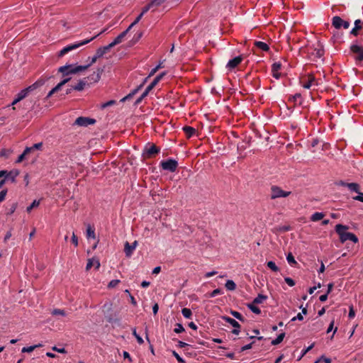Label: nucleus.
<instances>
[{
	"label": "nucleus",
	"mask_w": 363,
	"mask_h": 363,
	"mask_svg": "<svg viewBox=\"0 0 363 363\" xmlns=\"http://www.w3.org/2000/svg\"><path fill=\"white\" fill-rule=\"evenodd\" d=\"M50 77H46V78H40L38 80H37L35 83L31 84L30 86H28L27 88L21 90L17 95L16 97L14 99L13 102L11 103V106H13V109L15 110L16 108L13 106L15 104L25 99L30 92L33 91V90L36 89L37 88L43 86L45 82L50 79Z\"/></svg>",
	"instance_id": "1"
},
{
	"label": "nucleus",
	"mask_w": 363,
	"mask_h": 363,
	"mask_svg": "<svg viewBox=\"0 0 363 363\" xmlns=\"http://www.w3.org/2000/svg\"><path fill=\"white\" fill-rule=\"evenodd\" d=\"M349 229L347 225L337 224L335 225V231L340 237V240L344 243L347 240H351L354 243L358 242V238L352 233L346 232Z\"/></svg>",
	"instance_id": "2"
},
{
	"label": "nucleus",
	"mask_w": 363,
	"mask_h": 363,
	"mask_svg": "<svg viewBox=\"0 0 363 363\" xmlns=\"http://www.w3.org/2000/svg\"><path fill=\"white\" fill-rule=\"evenodd\" d=\"M90 67V65H75L73 64H68L59 67L58 72L62 74L63 77L69 74H77L80 72L85 71Z\"/></svg>",
	"instance_id": "3"
},
{
	"label": "nucleus",
	"mask_w": 363,
	"mask_h": 363,
	"mask_svg": "<svg viewBox=\"0 0 363 363\" xmlns=\"http://www.w3.org/2000/svg\"><path fill=\"white\" fill-rule=\"evenodd\" d=\"M98 35H95L94 36L93 38H90V39H87V40H84L83 41H81L79 43H74V44H71V45H69L66 47H65L63 49H62L59 54H58V56L59 57H62L63 55H65V54L68 53L69 52L72 51V50H74L84 45H86L87 43H89V42L92 41L94 39H95Z\"/></svg>",
	"instance_id": "4"
},
{
	"label": "nucleus",
	"mask_w": 363,
	"mask_h": 363,
	"mask_svg": "<svg viewBox=\"0 0 363 363\" xmlns=\"http://www.w3.org/2000/svg\"><path fill=\"white\" fill-rule=\"evenodd\" d=\"M308 57L313 60L320 58L324 55L323 45L318 43L317 47L309 48L308 49Z\"/></svg>",
	"instance_id": "5"
},
{
	"label": "nucleus",
	"mask_w": 363,
	"mask_h": 363,
	"mask_svg": "<svg viewBox=\"0 0 363 363\" xmlns=\"http://www.w3.org/2000/svg\"><path fill=\"white\" fill-rule=\"evenodd\" d=\"M350 52L354 55V58L357 62L363 61V46L357 43H352L350 45Z\"/></svg>",
	"instance_id": "6"
},
{
	"label": "nucleus",
	"mask_w": 363,
	"mask_h": 363,
	"mask_svg": "<svg viewBox=\"0 0 363 363\" xmlns=\"http://www.w3.org/2000/svg\"><path fill=\"white\" fill-rule=\"evenodd\" d=\"M271 199H275L277 198L281 197H287L289 196L291 192V191H286L282 190L280 187L277 186H272L271 188Z\"/></svg>",
	"instance_id": "7"
},
{
	"label": "nucleus",
	"mask_w": 363,
	"mask_h": 363,
	"mask_svg": "<svg viewBox=\"0 0 363 363\" xmlns=\"http://www.w3.org/2000/svg\"><path fill=\"white\" fill-rule=\"evenodd\" d=\"M160 149L157 147L155 145H148L145 146L143 155L145 158H150L154 157L155 155L159 153Z\"/></svg>",
	"instance_id": "8"
},
{
	"label": "nucleus",
	"mask_w": 363,
	"mask_h": 363,
	"mask_svg": "<svg viewBox=\"0 0 363 363\" xmlns=\"http://www.w3.org/2000/svg\"><path fill=\"white\" fill-rule=\"evenodd\" d=\"M161 167L164 170H167L171 172L176 171L178 167V162L177 160L173 159H169L161 162Z\"/></svg>",
	"instance_id": "9"
},
{
	"label": "nucleus",
	"mask_w": 363,
	"mask_h": 363,
	"mask_svg": "<svg viewBox=\"0 0 363 363\" xmlns=\"http://www.w3.org/2000/svg\"><path fill=\"white\" fill-rule=\"evenodd\" d=\"M96 123V120L89 117L80 116L78 117L74 123V125L87 127L89 125H94Z\"/></svg>",
	"instance_id": "10"
},
{
	"label": "nucleus",
	"mask_w": 363,
	"mask_h": 363,
	"mask_svg": "<svg viewBox=\"0 0 363 363\" xmlns=\"http://www.w3.org/2000/svg\"><path fill=\"white\" fill-rule=\"evenodd\" d=\"M332 25L336 28L340 29L343 27L345 29H347L350 27V22L344 21L340 16H335L332 18Z\"/></svg>",
	"instance_id": "11"
},
{
	"label": "nucleus",
	"mask_w": 363,
	"mask_h": 363,
	"mask_svg": "<svg viewBox=\"0 0 363 363\" xmlns=\"http://www.w3.org/2000/svg\"><path fill=\"white\" fill-rule=\"evenodd\" d=\"M222 319L224 320L226 323L230 324L232 328H234V329L232 330L233 334L238 335L240 333L239 329L240 328V325L238 321L228 316H222Z\"/></svg>",
	"instance_id": "12"
},
{
	"label": "nucleus",
	"mask_w": 363,
	"mask_h": 363,
	"mask_svg": "<svg viewBox=\"0 0 363 363\" xmlns=\"http://www.w3.org/2000/svg\"><path fill=\"white\" fill-rule=\"evenodd\" d=\"M242 60V57L241 55L237 56L231 60H230L226 65V67L229 70H232L235 68Z\"/></svg>",
	"instance_id": "13"
},
{
	"label": "nucleus",
	"mask_w": 363,
	"mask_h": 363,
	"mask_svg": "<svg viewBox=\"0 0 363 363\" xmlns=\"http://www.w3.org/2000/svg\"><path fill=\"white\" fill-rule=\"evenodd\" d=\"M303 87L305 89H310L313 86H318V82L316 79L311 74L307 77V81L302 84Z\"/></svg>",
	"instance_id": "14"
},
{
	"label": "nucleus",
	"mask_w": 363,
	"mask_h": 363,
	"mask_svg": "<svg viewBox=\"0 0 363 363\" xmlns=\"http://www.w3.org/2000/svg\"><path fill=\"white\" fill-rule=\"evenodd\" d=\"M363 28V21L357 19L354 21V27L351 30L350 34L357 36L359 33L358 30Z\"/></svg>",
	"instance_id": "15"
},
{
	"label": "nucleus",
	"mask_w": 363,
	"mask_h": 363,
	"mask_svg": "<svg viewBox=\"0 0 363 363\" xmlns=\"http://www.w3.org/2000/svg\"><path fill=\"white\" fill-rule=\"evenodd\" d=\"M112 48H113L111 43H109L108 45L100 47L97 49L96 54V57H101L105 55L106 52H108Z\"/></svg>",
	"instance_id": "16"
},
{
	"label": "nucleus",
	"mask_w": 363,
	"mask_h": 363,
	"mask_svg": "<svg viewBox=\"0 0 363 363\" xmlns=\"http://www.w3.org/2000/svg\"><path fill=\"white\" fill-rule=\"evenodd\" d=\"M166 74L167 72H163L160 73L159 75H157L153 79V81L147 86L149 87V89H152Z\"/></svg>",
	"instance_id": "17"
},
{
	"label": "nucleus",
	"mask_w": 363,
	"mask_h": 363,
	"mask_svg": "<svg viewBox=\"0 0 363 363\" xmlns=\"http://www.w3.org/2000/svg\"><path fill=\"white\" fill-rule=\"evenodd\" d=\"M128 33V31L127 30H124L123 31L121 34H119L114 40L112 43H111V45L113 47L116 46V45H118L120 44L121 43L123 42L124 38L126 36Z\"/></svg>",
	"instance_id": "18"
},
{
	"label": "nucleus",
	"mask_w": 363,
	"mask_h": 363,
	"mask_svg": "<svg viewBox=\"0 0 363 363\" xmlns=\"http://www.w3.org/2000/svg\"><path fill=\"white\" fill-rule=\"evenodd\" d=\"M323 328V323L321 320H317L310 325L311 330L313 332H318L321 330Z\"/></svg>",
	"instance_id": "19"
},
{
	"label": "nucleus",
	"mask_w": 363,
	"mask_h": 363,
	"mask_svg": "<svg viewBox=\"0 0 363 363\" xmlns=\"http://www.w3.org/2000/svg\"><path fill=\"white\" fill-rule=\"evenodd\" d=\"M182 129L189 138L196 133V129L191 126H184Z\"/></svg>",
	"instance_id": "20"
},
{
	"label": "nucleus",
	"mask_w": 363,
	"mask_h": 363,
	"mask_svg": "<svg viewBox=\"0 0 363 363\" xmlns=\"http://www.w3.org/2000/svg\"><path fill=\"white\" fill-rule=\"evenodd\" d=\"M9 175L6 176V181H10L11 183L16 182V178L18 175V170H12L9 172Z\"/></svg>",
	"instance_id": "21"
},
{
	"label": "nucleus",
	"mask_w": 363,
	"mask_h": 363,
	"mask_svg": "<svg viewBox=\"0 0 363 363\" xmlns=\"http://www.w3.org/2000/svg\"><path fill=\"white\" fill-rule=\"evenodd\" d=\"M86 85V81L84 79L80 80L76 85L73 86L74 90L82 91Z\"/></svg>",
	"instance_id": "22"
},
{
	"label": "nucleus",
	"mask_w": 363,
	"mask_h": 363,
	"mask_svg": "<svg viewBox=\"0 0 363 363\" xmlns=\"http://www.w3.org/2000/svg\"><path fill=\"white\" fill-rule=\"evenodd\" d=\"M134 250L131 247L130 244L128 242H125L124 245V252L125 253V256L129 257L132 255Z\"/></svg>",
	"instance_id": "23"
},
{
	"label": "nucleus",
	"mask_w": 363,
	"mask_h": 363,
	"mask_svg": "<svg viewBox=\"0 0 363 363\" xmlns=\"http://www.w3.org/2000/svg\"><path fill=\"white\" fill-rule=\"evenodd\" d=\"M255 45L264 51H268L269 50V45L267 43L262 41H255Z\"/></svg>",
	"instance_id": "24"
},
{
	"label": "nucleus",
	"mask_w": 363,
	"mask_h": 363,
	"mask_svg": "<svg viewBox=\"0 0 363 363\" xmlns=\"http://www.w3.org/2000/svg\"><path fill=\"white\" fill-rule=\"evenodd\" d=\"M325 216V214L323 213H321V212H315L314 213L311 217V220L313 222H316V221H318L320 220H321L322 218H323Z\"/></svg>",
	"instance_id": "25"
},
{
	"label": "nucleus",
	"mask_w": 363,
	"mask_h": 363,
	"mask_svg": "<svg viewBox=\"0 0 363 363\" xmlns=\"http://www.w3.org/2000/svg\"><path fill=\"white\" fill-rule=\"evenodd\" d=\"M255 305H256V303H254V302H252V303H247V306L254 313L259 315V314L261 313V310L257 306H256Z\"/></svg>",
	"instance_id": "26"
},
{
	"label": "nucleus",
	"mask_w": 363,
	"mask_h": 363,
	"mask_svg": "<svg viewBox=\"0 0 363 363\" xmlns=\"http://www.w3.org/2000/svg\"><path fill=\"white\" fill-rule=\"evenodd\" d=\"M285 337V333H281V334H279L277 337L274 340H273L272 341V345H279V343H281L284 338Z\"/></svg>",
	"instance_id": "27"
},
{
	"label": "nucleus",
	"mask_w": 363,
	"mask_h": 363,
	"mask_svg": "<svg viewBox=\"0 0 363 363\" xmlns=\"http://www.w3.org/2000/svg\"><path fill=\"white\" fill-rule=\"evenodd\" d=\"M347 187L351 191L354 192L359 193V186L357 183H350L347 184Z\"/></svg>",
	"instance_id": "28"
},
{
	"label": "nucleus",
	"mask_w": 363,
	"mask_h": 363,
	"mask_svg": "<svg viewBox=\"0 0 363 363\" xmlns=\"http://www.w3.org/2000/svg\"><path fill=\"white\" fill-rule=\"evenodd\" d=\"M267 299V296H265V295H262V294H259L254 300L252 302H254V303H256V304H259V303H263V301H264L265 300Z\"/></svg>",
	"instance_id": "29"
},
{
	"label": "nucleus",
	"mask_w": 363,
	"mask_h": 363,
	"mask_svg": "<svg viewBox=\"0 0 363 363\" xmlns=\"http://www.w3.org/2000/svg\"><path fill=\"white\" fill-rule=\"evenodd\" d=\"M41 344L30 346V347H24L22 348L21 352H33L35 348L41 347Z\"/></svg>",
	"instance_id": "30"
},
{
	"label": "nucleus",
	"mask_w": 363,
	"mask_h": 363,
	"mask_svg": "<svg viewBox=\"0 0 363 363\" xmlns=\"http://www.w3.org/2000/svg\"><path fill=\"white\" fill-rule=\"evenodd\" d=\"M225 286L228 290L233 291L236 288V284L233 280H228L225 284Z\"/></svg>",
	"instance_id": "31"
},
{
	"label": "nucleus",
	"mask_w": 363,
	"mask_h": 363,
	"mask_svg": "<svg viewBox=\"0 0 363 363\" xmlns=\"http://www.w3.org/2000/svg\"><path fill=\"white\" fill-rule=\"evenodd\" d=\"M86 237L87 238H95L94 229L90 225H88L86 229Z\"/></svg>",
	"instance_id": "32"
},
{
	"label": "nucleus",
	"mask_w": 363,
	"mask_h": 363,
	"mask_svg": "<svg viewBox=\"0 0 363 363\" xmlns=\"http://www.w3.org/2000/svg\"><path fill=\"white\" fill-rule=\"evenodd\" d=\"M30 152V148H26L24 150L23 152L18 156V159L16 160V162L17 163L21 162L24 160L26 155H28Z\"/></svg>",
	"instance_id": "33"
},
{
	"label": "nucleus",
	"mask_w": 363,
	"mask_h": 363,
	"mask_svg": "<svg viewBox=\"0 0 363 363\" xmlns=\"http://www.w3.org/2000/svg\"><path fill=\"white\" fill-rule=\"evenodd\" d=\"M163 67H164L163 62H160L158 65H157L155 68H153L150 71V72L148 77H147V79L150 77H152V76H153L158 71V69H160L161 68H163Z\"/></svg>",
	"instance_id": "34"
},
{
	"label": "nucleus",
	"mask_w": 363,
	"mask_h": 363,
	"mask_svg": "<svg viewBox=\"0 0 363 363\" xmlns=\"http://www.w3.org/2000/svg\"><path fill=\"white\" fill-rule=\"evenodd\" d=\"M182 313L186 318H191L192 316V312L189 308H184L182 309Z\"/></svg>",
	"instance_id": "35"
},
{
	"label": "nucleus",
	"mask_w": 363,
	"mask_h": 363,
	"mask_svg": "<svg viewBox=\"0 0 363 363\" xmlns=\"http://www.w3.org/2000/svg\"><path fill=\"white\" fill-rule=\"evenodd\" d=\"M230 314L235 318L238 319L239 320L242 322L245 321V318L240 313L235 311H231Z\"/></svg>",
	"instance_id": "36"
},
{
	"label": "nucleus",
	"mask_w": 363,
	"mask_h": 363,
	"mask_svg": "<svg viewBox=\"0 0 363 363\" xmlns=\"http://www.w3.org/2000/svg\"><path fill=\"white\" fill-rule=\"evenodd\" d=\"M40 205V201L38 200H34L32 203L27 207L26 211L28 213H30L33 208L38 207Z\"/></svg>",
	"instance_id": "37"
},
{
	"label": "nucleus",
	"mask_w": 363,
	"mask_h": 363,
	"mask_svg": "<svg viewBox=\"0 0 363 363\" xmlns=\"http://www.w3.org/2000/svg\"><path fill=\"white\" fill-rule=\"evenodd\" d=\"M267 266L270 269H272L273 272H279V267L276 265L275 262H272V261H269L267 263Z\"/></svg>",
	"instance_id": "38"
},
{
	"label": "nucleus",
	"mask_w": 363,
	"mask_h": 363,
	"mask_svg": "<svg viewBox=\"0 0 363 363\" xmlns=\"http://www.w3.org/2000/svg\"><path fill=\"white\" fill-rule=\"evenodd\" d=\"M286 260L290 265H294L296 264V261L295 260L294 257L291 252L287 255Z\"/></svg>",
	"instance_id": "39"
},
{
	"label": "nucleus",
	"mask_w": 363,
	"mask_h": 363,
	"mask_svg": "<svg viewBox=\"0 0 363 363\" xmlns=\"http://www.w3.org/2000/svg\"><path fill=\"white\" fill-rule=\"evenodd\" d=\"M133 336L136 338V340H137V341H138V344H140V345L143 344L144 340H143V338H142V337H140V336L137 333V332H136V329H135V328H133Z\"/></svg>",
	"instance_id": "40"
},
{
	"label": "nucleus",
	"mask_w": 363,
	"mask_h": 363,
	"mask_svg": "<svg viewBox=\"0 0 363 363\" xmlns=\"http://www.w3.org/2000/svg\"><path fill=\"white\" fill-rule=\"evenodd\" d=\"M324 362L325 363H331V359L326 357L324 355H322L320 358H318L315 363H319L320 362Z\"/></svg>",
	"instance_id": "41"
},
{
	"label": "nucleus",
	"mask_w": 363,
	"mask_h": 363,
	"mask_svg": "<svg viewBox=\"0 0 363 363\" xmlns=\"http://www.w3.org/2000/svg\"><path fill=\"white\" fill-rule=\"evenodd\" d=\"M17 206H18V203H13L10 206V208L8 210L7 214L8 215H11L12 213H13L15 212Z\"/></svg>",
	"instance_id": "42"
},
{
	"label": "nucleus",
	"mask_w": 363,
	"mask_h": 363,
	"mask_svg": "<svg viewBox=\"0 0 363 363\" xmlns=\"http://www.w3.org/2000/svg\"><path fill=\"white\" fill-rule=\"evenodd\" d=\"M174 331L176 333H181L184 331V328L183 325L181 323H177L176 328H174Z\"/></svg>",
	"instance_id": "43"
},
{
	"label": "nucleus",
	"mask_w": 363,
	"mask_h": 363,
	"mask_svg": "<svg viewBox=\"0 0 363 363\" xmlns=\"http://www.w3.org/2000/svg\"><path fill=\"white\" fill-rule=\"evenodd\" d=\"M52 314L55 315H60L64 316L65 315V311L62 309H54L52 312Z\"/></svg>",
	"instance_id": "44"
},
{
	"label": "nucleus",
	"mask_w": 363,
	"mask_h": 363,
	"mask_svg": "<svg viewBox=\"0 0 363 363\" xmlns=\"http://www.w3.org/2000/svg\"><path fill=\"white\" fill-rule=\"evenodd\" d=\"M42 146H43V143H38L34 144L31 147H27L26 148H30V152H31L34 150H40L42 147Z\"/></svg>",
	"instance_id": "45"
},
{
	"label": "nucleus",
	"mask_w": 363,
	"mask_h": 363,
	"mask_svg": "<svg viewBox=\"0 0 363 363\" xmlns=\"http://www.w3.org/2000/svg\"><path fill=\"white\" fill-rule=\"evenodd\" d=\"M172 354L177 359L178 362H179V363H185L184 359L182 357H181L177 352L173 351L172 352Z\"/></svg>",
	"instance_id": "46"
},
{
	"label": "nucleus",
	"mask_w": 363,
	"mask_h": 363,
	"mask_svg": "<svg viewBox=\"0 0 363 363\" xmlns=\"http://www.w3.org/2000/svg\"><path fill=\"white\" fill-rule=\"evenodd\" d=\"M165 0H152L150 3L152 7H157L162 4Z\"/></svg>",
	"instance_id": "47"
},
{
	"label": "nucleus",
	"mask_w": 363,
	"mask_h": 363,
	"mask_svg": "<svg viewBox=\"0 0 363 363\" xmlns=\"http://www.w3.org/2000/svg\"><path fill=\"white\" fill-rule=\"evenodd\" d=\"M281 65L280 62H274L272 66V71L276 72L281 69Z\"/></svg>",
	"instance_id": "48"
},
{
	"label": "nucleus",
	"mask_w": 363,
	"mask_h": 363,
	"mask_svg": "<svg viewBox=\"0 0 363 363\" xmlns=\"http://www.w3.org/2000/svg\"><path fill=\"white\" fill-rule=\"evenodd\" d=\"M119 282H120V280H118V279L111 280L108 283V288H114L118 284Z\"/></svg>",
	"instance_id": "49"
},
{
	"label": "nucleus",
	"mask_w": 363,
	"mask_h": 363,
	"mask_svg": "<svg viewBox=\"0 0 363 363\" xmlns=\"http://www.w3.org/2000/svg\"><path fill=\"white\" fill-rule=\"evenodd\" d=\"M146 81H147V78L144 80V82L141 84H140L137 88L133 89L131 91V94L133 95H135V94H137L138 92V91L143 86V85H144V84L145 83Z\"/></svg>",
	"instance_id": "50"
},
{
	"label": "nucleus",
	"mask_w": 363,
	"mask_h": 363,
	"mask_svg": "<svg viewBox=\"0 0 363 363\" xmlns=\"http://www.w3.org/2000/svg\"><path fill=\"white\" fill-rule=\"evenodd\" d=\"M222 294V290L220 289H214L211 294L210 297H215L218 294Z\"/></svg>",
	"instance_id": "51"
},
{
	"label": "nucleus",
	"mask_w": 363,
	"mask_h": 363,
	"mask_svg": "<svg viewBox=\"0 0 363 363\" xmlns=\"http://www.w3.org/2000/svg\"><path fill=\"white\" fill-rule=\"evenodd\" d=\"M284 281L290 286H294L295 285V281L290 277H286Z\"/></svg>",
	"instance_id": "52"
},
{
	"label": "nucleus",
	"mask_w": 363,
	"mask_h": 363,
	"mask_svg": "<svg viewBox=\"0 0 363 363\" xmlns=\"http://www.w3.org/2000/svg\"><path fill=\"white\" fill-rule=\"evenodd\" d=\"M7 194V189H4L0 191V203L4 201Z\"/></svg>",
	"instance_id": "53"
},
{
	"label": "nucleus",
	"mask_w": 363,
	"mask_h": 363,
	"mask_svg": "<svg viewBox=\"0 0 363 363\" xmlns=\"http://www.w3.org/2000/svg\"><path fill=\"white\" fill-rule=\"evenodd\" d=\"M153 8L152 6L149 3L147 5H146L141 12L142 15H144L145 13H147L150 9Z\"/></svg>",
	"instance_id": "54"
},
{
	"label": "nucleus",
	"mask_w": 363,
	"mask_h": 363,
	"mask_svg": "<svg viewBox=\"0 0 363 363\" xmlns=\"http://www.w3.org/2000/svg\"><path fill=\"white\" fill-rule=\"evenodd\" d=\"M253 343L254 342H251L250 344H247V345H244L243 347H242L241 349H240V352H244V351H245L247 350L251 349L252 347Z\"/></svg>",
	"instance_id": "55"
},
{
	"label": "nucleus",
	"mask_w": 363,
	"mask_h": 363,
	"mask_svg": "<svg viewBox=\"0 0 363 363\" xmlns=\"http://www.w3.org/2000/svg\"><path fill=\"white\" fill-rule=\"evenodd\" d=\"M301 94L297 93V94H296L295 95H294V96H292L291 97H290V100H291V101H294V102H296V101H297V100H298V99H301Z\"/></svg>",
	"instance_id": "56"
},
{
	"label": "nucleus",
	"mask_w": 363,
	"mask_h": 363,
	"mask_svg": "<svg viewBox=\"0 0 363 363\" xmlns=\"http://www.w3.org/2000/svg\"><path fill=\"white\" fill-rule=\"evenodd\" d=\"M9 153H10L9 150H6V149H2L0 151V157H8Z\"/></svg>",
	"instance_id": "57"
},
{
	"label": "nucleus",
	"mask_w": 363,
	"mask_h": 363,
	"mask_svg": "<svg viewBox=\"0 0 363 363\" xmlns=\"http://www.w3.org/2000/svg\"><path fill=\"white\" fill-rule=\"evenodd\" d=\"M303 317L302 313H298L297 314V315H296V316L294 317V318L291 320V321H292V322H293V321H295V320H303Z\"/></svg>",
	"instance_id": "58"
},
{
	"label": "nucleus",
	"mask_w": 363,
	"mask_h": 363,
	"mask_svg": "<svg viewBox=\"0 0 363 363\" xmlns=\"http://www.w3.org/2000/svg\"><path fill=\"white\" fill-rule=\"evenodd\" d=\"M52 350H54V351H56L57 352H60V353H66L67 352V351L65 350V348H58L56 346H54L52 348Z\"/></svg>",
	"instance_id": "59"
},
{
	"label": "nucleus",
	"mask_w": 363,
	"mask_h": 363,
	"mask_svg": "<svg viewBox=\"0 0 363 363\" xmlns=\"http://www.w3.org/2000/svg\"><path fill=\"white\" fill-rule=\"evenodd\" d=\"M116 101L113 100L108 101L102 105V108H106L108 106L115 104Z\"/></svg>",
	"instance_id": "60"
},
{
	"label": "nucleus",
	"mask_w": 363,
	"mask_h": 363,
	"mask_svg": "<svg viewBox=\"0 0 363 363\" xmlns=\"http://www.w3.org/2000/svg\"><path fill=\"white\" fill-rule=\"evenodd\" d=\"M9 172H8L6 170L0 171V178L3 177L4 179H6V176L8 177V175H9Z\"/></svg>",
	"instance_id": "61"
},
{
	"label": "nucleus",
	"mask_w": 363,
	"mask_h": 363,
	"mask_svg": "<svg viewBox=\"0 0 363 363\" xmlns=\"http://www.w3.org/2000/svg\"><path fill=\"white\" fill-rule=\"evenodd\" d=\"M93 265H94L93 259H88V262L86 266V270H87V271L89 270L92 267Z\"/></svg>",
	"instance_id": "62"
},
{
	"label": "nucleus",
	"mask_w": 363,
	"mask_h": 363,
	"mask_svg": "<svg viewBox=\"0 0 363 363\" xmlns=\"http://www.w3.org/2000/svg\"><path fill=\"white\" fill-rule=\"evenodd\" d=\"M354 199L363 202V193L359 191L358 195L354 197Z\"/></svg>",
	"instance_id": "63"
},
{
	"label": "nucleus",
	"mask_w": 363,
	"mask_h": 363,
	"mask_svg": "<svg viewBox=\"0 0 363 363\" xmlns=\"http://www.w3.org/2000/svg\"><path fill=\"white\" fill-rule=\"evenodd\" d=\"M72 243L75 246L78 245V239H77V237L76 236V235L74 233H73L72 236Z\"/></svg>",
	"instance_id": "64"
}]
</instances>
